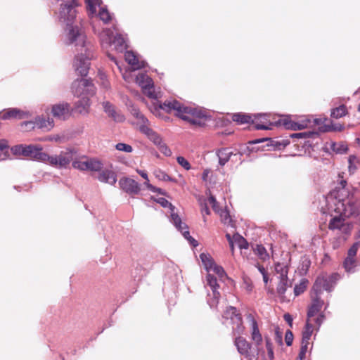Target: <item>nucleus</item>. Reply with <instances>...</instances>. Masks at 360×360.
<instances>
[{
  "instance_id": "60",
  "label": "nucleus",
  "mask_w": 360,
  "mask_h": 360,
  "mask_svg": "<svg viewBox=\"0 0 360 360\" xmlns=\"http://www.w3.org/2000/svg\"><path fill=\"white\" fill-rule=\"evenodd\" d=\"M228 316H229L228 319H231V317L234 319L235 318V314H231V311H229V312H228Z\"/></svg>"
},
{
  "instance_id": "35",
  "label": "nucleus",
  "mask_w": 360,
  "mask_h": 360,
  "mask_svg": "<svg viewBox=\"0 0 360 360\" xmlns=\"http://www.w3.org/2000/svg\"><path fill=\"white\" fill-rule=\"evenodd\" d=\"M253 250L255 255H257L259 258L262 261H266L269 257L266 249L262 245H256V246L253 248Z\"/></svg>"
},
{
  "instance_id": "39",
  "label": "nucleus",
  "mask_w": 360,
  "mask_h": 360,
  "mask_svg": "<svg viewBox=\"0 0 360 360\" xmlns=\"http://www.w3.org/2000/svg\"><path fill=\"white\" fill-rule=\"evenodd\" d=\"M268 117H269V116L266 115L261 116V118L262 119V120L261 121L262 123L256 124L257 129H270L269 125H271V123L268 120Z\"/></svg>"
},
{
  "instance_id": "16",
  "label": "nucleus",
  "mask_w": 360,
  "mask_h": 360,
  "mask_svg": "<svg viewBox=\"0 0 360 360\" xmlns=\"http://www.w3.org/2000/svg\"><path fill=\"white\" fill-rule=\"evenodd\" d=\"M312 303L311 304L307 314V319H312L317 326L319 327L323 321V316L320 314V311L323 307V301L317 295L312 294Z\"/></svg>"
},
{
  "instance_id": "62",
  "label": "nucleus",
  "mask_w": 360,
  "mask_h": 360,
  "mask_svg": "<svg viewBox=\"0 0 360 360\" xmlns=\"http://www.w3.org/2000/svg\"><path fill=\"white\" fill-rule=\"evenodd\" d=\"M340 183H341L342 187H345V183H346L345 181L342 180Z\"/></svg>"
},
{
  "instance_id": "27",
  "label": "nucleus",
  "mask_w": 360,
  "mask_h": 360,
  "mask_svg": "<svg viewBox=\"0 0 360 360\" xmlns=\"http://www.w3.org/2000/svg\"><path fill=\"white\" fill-rule=\"evenodd\" d=\"M125 60L131 65V69L135 70L144 67L145 62L141 60L133 51H127L124 55Z\"/></svg>"
},
{
  "instance_id": "50",
  "label": "nucleus",
  "mask_w": 360,
  "mask_h": 360,
  "mask_svg": "<svg viewBox=\"0 0 360 360\" xmlns=\"http://www.w3.org/2000/svg\"><path fill=\"white\" fill-rule=\"evenodd\" d=\"M359 244L358 243H354L349 250L347 257H355Z\"/></svg>"
},
{
  "instance_id": "34",
  "label": "nucleus",
  "mask_w": 360,
  "mask_h": 360,
  "mask_svg": "<svg viewBox=\"0 0 360 360\" xmlns=\"http://www.w3.org/2000/svg\"><path fill=\"white\" fill-rule=\"evenodd\" d=\"M89 99L84 96L75 105V110L79 113H85L89 107Z\"/></svg>"
},
{
  "instance_id": "18",
  "label": "nucleus",
  "mask_w": 360,
  "mask_h": 360,
  "mask_svg": "<svg viewBox=\"0 0 360 360\" xmlns=\"http://www.w3.org/2000/svg\"><path fill=\"white\" fill-rule=\"evenodd\" d=\"M74 94L77 96L82 95L87 96L94 94V85L91 82L86 79L82 78L75 80L72 85Z\"/></svg>"
},
{
  "instance_id": "21",
  "label": "nucleus",
  "mask_w": 360,
  "mask_h": 360,
  "mask_svg": "<svg viewBox=\"0 0 360 360\" xmlns=\"http://www.w3.org/2000/svg\"><path fill=\"white\" fill-rule=\"evenodd\" d=\"M208 201L211 205L213 210L219 213L221 222L228 226L234 227L235 224L233 219H231L229 212L226 210H220L218 205V202H217L215 198L212 195H210L208 197Z\"/></svg>"
},
{
  "instance_id": "30",
  "label": "nucleus",
  "mask_w": 360,
  "mask_h": 360,
  "mask_svg": "<svg viewBox=\"0 0 360 360\" xmlns=\"http://www.w3.org/2000/svg\"><path fill=\"white\" fill-rule=\"evenodd\" d=\"M36 127L39 129H41L45 131H49L53 127V119L48 117L45 119L44 117H40L36 119Z\"/></svg>"
},
{
  "instance_id": "44",
  "label": "nucleus",
  "mask_w": 360,
  "mask_h": 360,
  "mask_svg": "<svg viewBox=\"0 0 360 360\" xmlns=\"http://www.w3.org/2000/svg\"><path fill=\"white\" fill-rule=\"evenodd\" d=\"M307 288V281H302L299 285H295L294 288L295 296L302 294Z\"/></svg>"
},
{
  "instance_id": "19",
  "label": "nucleus",
  "mask_w": 360,
  "mask_h": 360,
  "mask_svg": "<svg viewBox=\"0 0 360 360\" xmlns=\"http://www.w3.org/2000/svg\"><path fill=\"white\" fill-rule=\"evenodd\" d=\"M249 322L251 323V339L253 342V345L255 346L257 349V355L262 354L264 352H262V336L259 332L258 325L254 317L249 314L247 317Z\"/></svg>"
},
{
  "instance_id": "37",
  "label": "nucleus",
  "mask_w": 360,
  "mask_h": 360,
  "mask_svg": "<svg viewBox=\"0 0 360 360\" xmlns=\"http://www.w3.org/2000/svg\"><path fill=\"white\" fill-rule=\"evenodd\" d=\"M9 147L5 141H0V160H4L9 156Z\"/></svg>"
},
{
  "instance_id": "61",
  "label": "nucleus",
  "mask_w": 360,
  "mask_h": 360,
  "mask_svg": "<svg viewBox=\"0 0 360 360\" xmlns=\"http://www.w3.org/2000/svg\"><path fill=\"white\" fill-rule=\"evenodd\" d=\"M335 130L340 131L342 129V127H335L334 128Z\"/></svg>"
},
{
  "instance_id": "15",
  "label": "nucleus",
  "mask_w": 360,
  "mask_h": 360,
  "mask_svg": "<svg viewBox=\"0 0 360 360\" xmlns=\"http://www.w3.org/2000/svg\"><path fill=\"white\" fill-rule=\"evenodd\" d=\"M338 274L330 276L326 274L320 275L314 284L312 294L319 295L324 290L330 291L333 283L338 279Z\"/></svg>"
},
{
  "instance_id": "56",
  "label": "nucleus",
  "mask_w": 360,
  "mask_h": 360,
  "mask_svg": "<svg viewBox=\"0 0 360 360\" xmlns=\"http://www.w3.org/2000/svg\"><path fill=\"white\" fill-rule=\"evenodd\" d=\"M136 171L141 177H143L145 180L148 181V177L146 172L138 169Z\"/></svg>"
},
{
  "instance_id": "3",
  "label": "nucleus",
  "mask_w": 360,
  "mask_h": 360,
  "mask_svg": "<svg viewBox=\"0 0 360 360\" xmlns=\"http://www.w3.org/2000/svg\"><path fill=\"white\" fill-rule=\"evenodd\" d=\"M128 109L135 119L134 124L137 126L139 130L158 146L162 153L166 156H170L172 155L171 150L162 141L160 135L150 127L148 120L140 112L139 109L132 103L128 105Z\"/></svg>"
},
{
  "instance_id": "63",
  "label": "nucleus",
  "mask_w": 360,
  "mask_h": 360,
  "mask_svg": "<svg viewBox=\"0 0 360 360\" xmlns=\"http://www.w3.org/2000/svg\"><path fill=\"white\" fill-rule=\"evenodd\" d=\"M338 247V243H333V248H337Z\"/></svg>"
},
{
  "instance_id": "1",
  "label": "nucleus",
  "mask_w": 360,
  "mask_h": 360,
  "mask_svg": "<svg viewBox=\"0 0 360 360\" xmlns=\"http://www.w3.org/2000/svg\"><path fill=\"white\" fill-rule=\"evenodd\" d=\"M77 0H65L60 4L58 17L61 22L66 23L65 41L74 44L79 53L75 56L74 67L82 77L86 76L89 68V60L93 56L91 47L86 41V35L77 25H74L76 18Z\"/></svg>"
},
{
  "instance_id": "10",
  "label": "nucleus",
  "mask_w": 360,
  "mask_h": 360,
  "mask_svg": "<svg viewBox=\"0 0 360 360\" xmlns=\"http://www.w3.org/2000/svg\"><path fill=\"white\" fill-rule=\"evenodd\" d=\"M329 204L328 211L335 212V216L349 217L354 212V207L350 205L348 200H338L329 197L327 198Z\"/></svg>"
},
{
  "instance_id": "22",
  "label": "nucleus",
  "mask_w": 360,
  "mask_h": 360,
  "mask_svg": "<svg viewBox=\"0 0 360 360\" xmlns=\"http://www.w3.org/2000/svg\"><path fill=\"white\" fill-rule=\"evenodd\" d=\"M234 345L237 347L238 352L249 360L255 359L256 355L251 351L252 345L243 337H236L234 340Z\"/></svg>"
},
{
  "instance_id": "8",
  "label": "nucleus",
  "mask_w": 360,
  "mask_h": 360,
  "mask_svg": "<svg viewBox=\"0 0 360 360\" xmlns=\"http://www.w3.org/2000/svg\"><path fill=\"white\" fill-rule=\"evenodd\" d=\"M75 155L76 150L75 148H67L58 155H49L46 153L44 162L56 168L65 169L68 167L71 162H73Z\"/></svg>"
},
{
  "instance_id": "31",
  "label": "nucleus",
  "mask_w": 360,
  "mask_h": 360,
  "mask_svg": "<svg viewBox=\"0 0 360 360\" xmlns=\"http://www.w3.org/2000/svg\"><path fill=\"white\" fill-rule=\"evenodd\" d=\"M27 112L18 110L16 108L8 109L7 111L3 113L2 118L4 120L16 118L22 119L26 117Z\"/></svg>"
},
{
  "instance_id": "45",
  "label": "nucleus",
  "mask_w": 360,
  "mask_h": 360,
  "mask_svg": "<svg viewBox=\"0 0 360 360\" xmlns=\"http://www.w3.org/2000/svg\"><path fill=\"white\" fill-rule=\"evenodd\" d=\"M309 345V344L302 343L300 351L298 356L300 360H304L306 359V354L308 352Z\"/></svg>"
},
{
  "instance_id": "55",
  "label": "nucleus",
  "mask_w": 360,
  "mask_h": 360,
  "mask_svg": "<svg viewBox=\"0 0 360 360\" xmlns=\"http://www.w3.org/2000/svg\"><path fill=\"white\" fill-rule=\"evenodd\" d=\"M210 173H211V170L209 169H205L203 171L202 179L204 181H207L208 180Z\"/></svg>"
},
{
  "instance_id": "64",
  "label": "nucleus",
  "mask_w": 360,
  "mask_h": 360,
  "mask_svg": "<svg viewBox=\"0 0 360 360\" xmlns=\"http://www.w3.org/2000/svg\"><path fill=\"white\" fill-rule=\"evenodd\" d=\"M93 29L94 30L95 32H97L96 28L94 25H93Z\"/></svg>"
},
{
  "instance_id": "28",
  "label": "nucleus",
  "mask_w": 360,
  "mask_h": 360,
  "mask_svg": "<svg viewBox=\"0 0 360 360\" xmlns=\"http://www.w3.org/2000/svg\"><path fill=\"white\" fill-rule=\"evenodd\" d=\"M98 179L100 181L113 185L117 181L116 174L108 169H103L100 172Z\"/></svg>"
},
{
  "instance_id": "53",
  "label": "nucleus",
  "mask_w": 360,
  "mask_h": 360,
  "mask_svg": "<svg viewBox=\"0 0 360 360\" xmlns=\"http://www.w3.org/2000/svg\"><path fill=\"white\" fill-rule=\"evenodd\" d=\"M293 340V335L291 331L288 330L285 333V342L287 345H291Z\"/></svg>"
},
{
  "instance_id": "23",
  "label": "nucleus",
  "mask_w": 360,
  "mask_h": 360,
  "mask_svg": "<svg viewBox=\"0 0 360 360\" xmlns=\"http://www.w3.org/2000/svg\"><path fill=\"white\" fill-rule=\"evenodd\" d=\"M119 184L122 190L131 195H136L141 191L139 183L131 178H122L120 180Z\"/></svg>"
},
{
  "instance_id": "59",
  "label": "nucleus",
  "mask_w": 360,
  "mask_h": 360,
  "mask_svg": "<svg viewBox=\"0 0 360 360\" xmlns=\"http://www.w3.org/2000/svg\"><path fill=\"white\" fill-rule=\"evenodd\" d=\"M306 135V133H298V134H295V136L297 137H304Z\"/></svg>"
},
{
  "instance_id": "40",
  "label": "nucleus",
  "mask_w": 360,
  "mask_h": 360,
  "mask_svg": "<svg viewBox=\"0 0 360 360\" xmlns=\"http://www.w3.org/2000/svg\"><path fill=\"white\" fill-rule=\"evenodd\" d=\"M266 341V357L265 360H273L274 359V351L272 344L269 338L265 339Z\"/></svg>"
},
{
  "instance_id": "9",
  "label": "nucleus",
  "mask_w": 360,
  "mask_h": 360,
  "mask_svg": "<svg viewBox=\"0 0 360 360\" xmlns=\"http://www.w3.org/2000/svg\"><path fill=\"white\" fill-rule=\"evenodd\" d=\"M89 18L98 17L105 24L112 19L111 15L105 7L102 6L101 0H84Z\"/></svg>"
},
{
  "instance_id": "36",
  "label": "nucleus",
  "mask_w": 360,
  "mask_h": 360,
  "mask_svg": "<svg viewBox=\"0 0 360 360\" xmlns=\"http://www.w3.org/2000/svg\"><path fill=\"white\" fill-rule=\"evenodd\" d=\"M232 119L234 122H238L239 124L249 123L250 122L252 121L250 116L242 113L234 114L232 116Z\"/></svg>"
},
{
  "instance_id": "33",
  "label": "nucleus",
  "mask_w": 360,
  "mask_h": 360,
  "mask_svg": "<svg viewBox=\"0 0 360 360\" xmlns=\"http://www.w3.org/2000/svg\"><path fill=\"white\" fill-rule=\"evenodd\" d=\"M220 165H224L233 153L229 148H221L217 153Z\"/></svg>"
},
{
  "instance_id": "42",
  "label": "nucleus",
  "mask_w": 360,
  "mask_h": 360,
  "mask_svg": "<svg viewBox=\"0 0 360 360\" xmlns=\"http://www.w3.org/2000/svg\"><path fill=\"white\" fill-rule=\"evenodd\" d=\"M115 148L117 150H120V151H122V152H124V153H130L133 151V148L129 145V144H126V143H118L115 145Z\"/></svg>"
},
{
  "instance_id": "6",
  "label": "nucleus",
  "mask_w": 360,
  "mask_h": 360,
  "mask_svg": "<svg viewBox=\"0 0 360 360\" xmlns=\"http://www.w3.org/2000/svg\"><path fill=\"white\" fill-rule=\"evenodd\" d=\"M157 202L160 204L164 207L169 208L170 221L174 224L176 228L182 233L183 236L186 238L189 243L193 246L198 245L197 241L190 236L189 231L187 230L188 227L186 224L181 221V218L179 215L175 213V207L165 198H160L157 200Z\"/></svg>"
},
{
  "instance_id": "46",
  "label": "nucleus",
  "mask_w": 360,
  "mask_h": 360,
  "mask_svg": "<svg viewBox=\"0 0 360 360\" xmlns=\"http://www.w3.org/2000/svg\"><path fill=\"white\" fill-rule=\"evenodd\" d=\"M176 160H177V162L182 167H184L185 169L186 170H189L191 169V165L190 163L188 162L187 160H186L184 157L182 156H179L177 157L176 158Z\"/></svg>"
},
{
  "instance_id": "17",
  "label": "nucleus",
  "mask_w": 360,
  "mask_h": 360,
  "mask_svg": "<svg viewBox=\"0 0 360 360\" xmlns=\"http://www.w3.org/2000/svg\"><path fill=\"white\" fill-rule=\"evenodd\" d=\"M328 224V229L332 231L338 230L342 233L348 234L352 230L351 224L347 221V217L333 216Z\"/></svg>"
},
{
  "instance_id": "14",
  "label": "nucleus",
  "mask_w": 360,
  "mask_h": 360,
  "mask_svg": "<svg viewBox=\"0 0 360 360\" xmlns=\"http://www.w3.org/2000/svg\"><path fill=\"white\" fill-rule=\"evenodd\" d=\"M13 151L15 153H20L25 157L37 160L44 162L46 153L42 151L41 148L36 146L30 145L27 146H16L13 148Z\"/></svg>"
},
{
  "instance_id": "11",
  "label": "nucleus",
  "mask_w": 360,
  "mask_h": 360,
  "mask_svg": "<svg viewBox=\"0 0 360 360\" xmlns=\"http://www.w3.org/2000/svg\"><path fill=\"white\" fill-rule=\"evenodd\" d=\"M276 276L278 280L276 292L283 297L287 288L291 287L292 283L288 278V266L285 264L278 263L275 266Z\"/></svg>"
},
{
  "instance_id": "25",
  "label": "nucleus",
  "mask_w": 360,
  "mask_h": 360,
  "mask_svg": "<svg viewBox=\"0 0 360 360\" xmlns=\"http://www.w3.org/2000/svg\"><path fill=\"white\" fill-rule=\"evenodd\" d=\"M51 112L55 117L65 120L70 115V108L68 103L57 104L52 107Z\"/></svg>"
},
{
  "instance_id": "12",
  "label": "nucleus",
  "mask_w": 360,
  "mask_h": 360,
  "mask_svg": "<svg viewBox=\"0 0 360 360\" xmlns=\"http://www.w3.org/2000/svg\"><path fill=\"white\" fill-rule=\"evenodd\" d=\"M72 167L80 171L97 172L102 169V163L94 158L78 156L77 151L73 160Z\"/></svg>"
},
{
  "instance_id": "4",
  "label": "nucleus",
  "mask_w": 360,
  "mask_h": 360,
  "mask_svg": "<svg viewBox=\"0 0 360 360\" xmlns=\"http://www.w3.org/2000/svg\"><path fill=\"white\" fill-rule=\"evenodd\" d=\"M200 258L207 271V281L212 290L213 295V299L209 300L208 303L211 307H213L217 306L219 297V293L217 291L219 285L217 283V277L214 276H217L219 280L224 281L226 278V274L224 269L218 266L210 255L202 253Z\"/></svg>"
},
{
  "instance_id": "2",
  "label": "nucleus",
  "mask_w": 360,
  "mask_h": 360,
  "mask_svg": "<svg viewBox=\"0 0 360 360\" xmlns=\"http://www.w3.org/2000/svg\"><path fill=\"white\" fill-rule=\"evenodd\" d=\"M158 108L169 113L174 112L175 115L191 124L201 126L204 124L205 115L200 109L186 106L176 100L160 103Z\"/></svg>"
},
{
  "instance_id": "49",
  "label": "nucleus",
  "mask_w": 360,
  "mask_h": 360,
  "mask_svg": "<svg viewBox=\"0 0 360 360\" xmlns=\"http://www.w3.org/2000/svg\"><path fill=\"white\" fill-rule=\"evenodd\" d=\"M98 78L99 81L101 82V85H102L104 88H108V87L109 84H108V79H107V76L105 75V73H103V72H100V73L98 74Z\"/></svg>"
},
{
  "instance_id": "20",
  "label": "nucleus",
  "mask_w": 360,
  "mask_h": 360,
  "mask_svg": "<svg viewBox=\"0 0 360 360\" xmlns=\"http://www.w3.org/2000/svg\"><path fill=\"white\" fill-rule=\"evenodd\" d=\"M231 311V314H235V318L231 317V319L233 321V334L235 338L236 337H242L241 335L244 333L245 327L243 326L242 318L240 314L237 312V309L235 307H230L228 308L224 314V317L225 319H228V312Z\"/></svg>"
},
{
  "instance_id": "32",
  "label": "nucleus",
  "mask_w": 360,
  "mask_h": 360,
  "mask_svg": "<svg viewBox=\"0 0 360 360\" xmlns=\"http://www.w3.org/2000/svg\"><path fill=\"white\" fill-rule=\"evenodd\" d=\"M348 162L349 174L353 175L355 173L360 174V162L358 158L354 155H351L349 158Z\"/></svg>"
},
{
  "instance_id": "51",
  "label": "nucleus",
  "mask_w": 360,
  "mask_h": 360,
  "mask_svg": "<svg viewBox=\"0 0 360 360\" xmlns=\"http://www.w3.org/2000/svg\"><path fill=\"white\" fill-rule=\"evenodd\" d=\"M36 127V122H33L31 121L29 122H25L22 124V129L25 131H30L32 129Z\"/></svg>"
},
{
  "instance_id": "26",
  "label": "nucleus",
  "mask_w": 360,
  "mask_h": 360,
  "mask_svg": "<svg viewBox=\"0 0 360 360\" xmlns=\"http://www.w3.org/2000/svg\"><path fill=\"white\" fill-rule=\"evenodd\" d=\"M319 327L317 326L316 323L309 319L307 320L304 330L302 332V343L310 344V340L311 335L314 330H318Z\"/></svg>"
},
{
  "instance_id": "41",
  "label": "nucleus",
  "mask_w": 360,
  "mask_h": 360,
  "mask_svg": "<svg viewBox=\"0 0 360 360\" xmlns=\"http://www.w3.org/2000/svg\"><path fill=\"white\" fill-rule=\"evenodd\" d=\"M356 265V261L354 257H347L344 262V266L347 271L349 272L352 271L353 267Z\"/></svg>"
},
{
  "instance_id": "52",
  "label": "nucleus",
  "mask_w": 360,
  "mask_h": 360,
  "mask_svg": "<svg viewBox=\"0 0 360 360\" xmlns=\"http://www.w3.org/2000/svg\"><path fill=\"white\" fill-rule=\"evenodd\" d=\"M258 269L263 276V281L264 283L266 285L269 281V276L266 269L263 266L259 265L258 266Z\"/></svg>"
},
{
  "instance_id": "43",
  "label": "nucleus",
  "mask_w": 360,
  "mask_h": 360,
  "mask_svg": "<svg viewBox=\"0 0 360 360\" xmlns=\"http://www.w3.org/2000/svg\"><path fill=\"white\" fill-rule=\"evenodd\" d=\"M208 205H211L208 201V199L205 200L204 202H200V206H201V213L202 214V217H203V221L205 222L206 221V217H205V214L206 215H209L210 214V210H209V208H208Z\"/></svg>"
},
{
  "instance_id": "58",
  "label": "nucleus",
  "mask_w": 360,
  "mask_h": 360,
  "mask_svg": "<svg viewBox=\"0 0 360 360\" xmlns=\"http://www.w3.org/2000/svg\"><path fill=\"white\" fill-rule=\"evenodd\" d=\"M122 77H123V78H124V80H126V81H129V77H128V75H127V72L123 73V74H122Z\"/></svg>"
},
{
  "instance_id": "54",
  "label": "nucleus",
  "mask_w": 360,
  "mask_h": 360,
  "mask_svg": "<svg viewBox=\"0 0 360 360\" xmlns=\"http://www.w3.org/2000/svg\"><path fill=\"white\" fill-rule=\"evenodd\" d=\"M333 149H334V150H335L338 153H345L347 151V148L346 146H345L343 144H341V145L335 144Z\"/></svg>"
},
{
  "instance_id": "5",
  "label": "nucleus",
  "mask_w": 360,
  "mask_h": 360,
  "mask_svg": "<svg viewBox=\"0 0 360 360\" xmlns=\"http://www.w3.org/2000/svg\"><path fill=\"white\" fill-rule=\"evenodd\" d=\"M101 44L103 49L105 51L108 56L113 60L121 70V68L117 62L114 56L111 54V51L122 52L127 47L124 37L117 32L110 29H105L99 33Z\"/></svg>"
},
{
  "instance_id": "29",
  "label": "nucleus",
  "mask_w": 360,
  "mask_h": 360,
  "mask_svg": "<svg viewBox=\"0 0 360 360\" xmlns=\"http://www.w3.org/2000/svg\"><path fill=\"white\" fill-rule=\"evenodd\" d=\"M104 111L113 119L115 121L120 122L124 120V116L117 111L115 106L110 104L109 102H105L103 103Z\"/></svg>"
},
{
  "instance_id": "48",
  "label": "nucleus",
  "mask_w": 360,
  "mask_h": 360,
  "mask_svg": "<svg viewBox=\"0 0 360 360\" xmlns=\"http://www.w3.org/2000/svg\"><path fill=\"white\" fill-rule=\"evenodd\" d=\"M144 185L148 190H150L152 192H155V193L157 192V193H159L162 195L165 194V193H163L160 188H156L154 186H153L152 184H150L148 179V181L146 180V181L144 182Z\"/></svg>"
},
{
  "instance_id": "38",
  "label": "nucleus",
  "mask_w": 360,
  "mask_h": 360,
  "mask_svg": "<svg viewBox=\"0 0 360 360\" xmlns=\"http://www.w3.org/2000/svg\"><path fill=\"white\" fill-rule=\"evenodd\" d=\"M347 113L346 107L344 105H342L332 110L331 116L334 118H340L343 115H345Z\"/></svg>"
},
{
  "instance_id": "24",
  "label": "nucleus",
  "mask_w": 360,
  "mask_h": 360,
  "mask_svg": "<svg viewBox=\"0 0 360 360\" xmlns=\"http://www.w3.org/2000/svg\"><path fill=\"white\" fill-rule=\"evenodd\" d=\"M226 237L232 255H233L235 246H238L241 250L248 248V242L239 234L236 233L231 236L230 233H226Z\"/></svg>"
},
{
  "instance_id": "57",
  "label": "nucleus",
  "mask_w": 360,
  "mask_h": 360,
  "mask_svg": "<svg viewBox=\"0 0 360 360\" xmlns=\"http://www.w3.org/2000/svg\"><path fill=\"white\" fill-rule=\"evenodd\" d=\"M284 319L285 321H287L290 325H291L292 323V319L291 317V316L288 314H286L284 315Z\"/></svg>"
},
{
  "instance_id": "13",
  "label": "nucleus",
  "mask_w": 360,
  "mask_h": 360,
  "mask_svg": "<svg viewBox=\"0 0 360 360\" xmlns=\"http://www.w3.org/2000/svg\"><path fill=\"white\" fill-rule=\"evenodd\" d=\"M136 82L141 87L143 93L152 99L160 97V92L155 89L152 79L146 74L140 72L136 77Z\"/></svg>"
},
{
  "instance_id": "47",
  "label": "nucleus",
  "mask_w": 360,
  "mask_h": 360,
  "mask_svg": "<svg viewBox=\"0 0 360 360\" xmlns=\"http://www.w3.org/2000/svg\"><path fill=\"white\" fill-rule=\"evenodd\" d=\"M155 176L162 181H172V179L162 170H156L154 172Z\"/></svg>"
},
{
  "instance_id": "7",
  "label": "nucleus",
  "mask_w": 360,
  "mask_h": 360,
  "mask_svg": "<svg viewBox=\"0 0 360 360\" xmlns=\"http://www.w3.org/2000/svg\"><path fill=\"white\" fill-rule=\"evenodd\" d=\"M321 120L314 119L312 121L306 116L295 117L292 116H282L278 122L286 129L292 130H301L304 128L311 127L319 124Z\"/></svg>"
}]
</instances>
